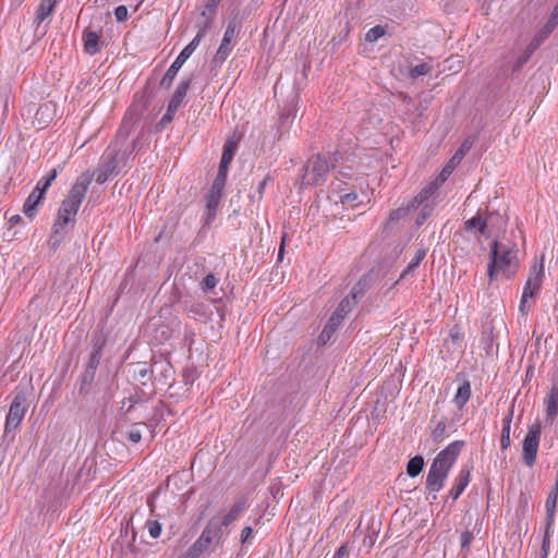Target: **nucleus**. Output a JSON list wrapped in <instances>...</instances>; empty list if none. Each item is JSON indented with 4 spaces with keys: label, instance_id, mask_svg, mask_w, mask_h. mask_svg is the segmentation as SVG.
<instances>
[{
    "label": "nucleus",
    "instance_id": "obj_1",
    "mask_svg": "<svg viewBox=\"0 0 558 558\" xmlns=\"http://www.w3.org/2000/svg\"><path fill=\"white\" fill-rule=\"evenodd\" d=\"M470 149V146L466 143H463L461 147L454 153V155L449 159V161L445 165L442 170L440 171L438 178L435 182L430 183L428 186L423 189L417 196L411 202L407 209L399 208L395 213L391 214V219L399 218L405 215L411 208L422 207L421 218L417 219V223L421 225L432 213L435 206V197L434 194L438 190V186L442 184L448 177L453 172L457 166L461 162L464 155Z\"/></svg>",
    "mask_w": 558,
    "mask_h": 558
},
{
    "label": "nucleus",
    "instance_id": "obj_2",
    "mask_svg": "<svg viewBox=\"0 0 558 558\" xmlns=\"http://www.w3.org/2000/svg\"><path fill=\"white\" fill-rule=\"evenodd\" d=\"M519 269L518 250L493 241L489 245L487 275L490 281L498 278L511 279Z\"/></svg>",
    "mask_w": 558,
    "mask_h": 558
},
{
    "label": "nucleus",
    "instance_id": "obj_3",
    "mask_svg": "<svg viewBox=\"0 0 558 558\" xmlns=\"http://www.w3.org/2000/svg\"><path fill=\"white\" fill-rule=\"evenodd\" d=\"M462 446V441H453L435 457L426 476L425 487L428 492L438 493L444 487V483L456 463Z\"/></svg>",
    "mask_w": 558,
    "mask_h": 558
},
{
    "label": "nucleus",
    "instance_id": "obj_4",
    "mask_svg": "<svg viewBox=\"0 0 558 558\" xmlns=\"http://www.w3.org/2000/svg\"><path fill=\"white\" fill-rule=\"evenodd\" d=\"M245 509V502L238 501L227 513L214 515L190 550L197 554L206 550L213 542L221 538L223 534L222 527H227L238 520Z\"/></svg>",
    "mask_w": 558,
    "mask_h": 558
},
{
    "label": "nucleus",
    "instance_id": "obj_5",
    "mask_svg": "<svg viewBox=\"0 0 558 558\" xmlns=\"http://www.w3.org/2000/svg\"><path fill=\"white\" fill-rule=\"evenodd\" d=\"M88 185L89 180L86 177L76 179L58 210L57 219L53 225V232L56 234L65 232L69 225L74 223L78 208L88 190Z\"/></svg>",
    "mask_w": 558,
    "mask_h": 558
},
{
    "label": "nucleus",
    "instance_id": "obj_6",
    "mask_svg": "<svg viewBox=\"0 0 558 558\" xmlns=\"http://www.w3.org/2000/svg\"><path fill=\"white\" fill-rule=\"evenodd\" d=\"M126 153L122 150L118 143L111 144L104 151L97 169L96 182L105 183L110 177L118 174L126 167Z\"/></svg>",
    "mask_w": 558,
    "mask_h": 558
},
{
    "label": "nucleus",
    "instance_id": "obj_7",
    "mask_svg": "<svg viewBox=\"0 0 558 558\" xmlns=\"http://www.w3.org/2000/svg\"><path fill=\"white\" fill-rule=\"evenodd\" d=\"M203 35L198 33L193 40L183 48V50L179 53L177 59L173 61V63L170 65V68L167 70L166 74L163 75L161 80L162 85L170 86L174 77L177 76L179 70L183 66V64L186 62V60L191 57V54L195 51V49L201 44Z\"/></svg>",
    "mask_w": 558,
    "mask_h": 558
},
{
    "label": "nucleus",
    "instance_id": "obj_8",
    "mask_svg": "<svg viewBox=\"0 0 558 558\" xmlns=\"http://www.w3.org/2000/svg\"><path fill=\"white\" fill-rule=\"evenodd\" d=\"M541 439V425L538 423L529 426L527 433L523 439V460L527 466H532L536 461L537 450Z\"/></svg>",
    "mask_w": 558,
    "mask_h": 558
},
{
    "label": "nucleus",
    "instance_id": "obj_9",
    "mask_svg": "<svg viewBox=\"0 0 558 558\" xmlns=\"http://www.w3.org/2000/svg\"><path fill=\"white\" fill-rule=\"evenodd\" d=\"M329 172V163L323 156L311 159L306 166L304 181L306 184L318 185L326 180Z\"/></svg>",
    "mask_w": 558,
    "mask_h": 558
},
{
    "label": "nucleus",
    "instance_id": "obj_10",
    "mask_svg": "<svg viewBox=\"0 0 558 558\" xmlns=\"http://www.w3.org/2000/svg\"><path fill=\"white\" fill-rule=\"evenodd\" d=\"M26 398L22 393H17L9 409V413L5 418L4 433L9 434L13 432L22 422L26 413Z\"/></svg>",
    "mask_w": 558,
    "mask_h": 558
},
{
    "label": "nucleus",
    "instance_id": "obj_11",
    "mask_svg": "<svg viewBox=\"0 0 558 558\" xmlns=\"http://www.w3.org/2000/svg\"><path fill=\"white\" fill-rule=\"evenodd\" d=\"M238 34V26L235 22H230L225 31L222 41L214 57L216 64H222L229 57L232 50V43Z\"/></svg>",
    "mask_w": 558,
    "mask_h": 558
},
{
    "label": "nucleus",
    "instance_id": "obj_12",
    "mask_svg": "<svg viewBox=\"0 0 558 558\" xmlns=\"http://www.w3.org/2000/svg\"><path fill=\"white\" fill-rule=\"evenodd\" d=\"M225 184L226 179H223L222 175H217L208 194L206 195V209L208 220L215 216V211L219 205Z\"/></svg>",
    "mask_w": 558,
    "mask_h": 558
},
{
    "label": "nucleus",
    "instance_id": "obj_13",
    "mask_svg": "<svg viewBox=\"0 0 558 558\" xmlns=\"http://www.w3.org/2000/svg\"><path fill=\"white\" fill-rule=\"evenodd\" d=\"M361 281L352 289L351 293L347 295L338 305L332 315L338 314L339 320H343L345 316L352 311L356 304L357 294L362 293Z\"/></svg>",
    "mask_w": 558,
    "mask_h": 558
},
{
    "label": "nucleus",
    "instance_id": "obj_14",
    "mask_svg": "<svg viewBox=\"0 0 558 558\" xmlns=\"http://www.w3.org/2000/svg\"><path fill=\"white\" fill-rule=\"evenodd\" d=\"M544 404L546 408L545 421L551 424L558 415V385H555L547 393Z\"/></svg>",
    "mask_w": 558,
    "mask_h": 558
},
{
    "label": "nucleus",
    "instance_id": "obj_15",
    "mask_svg": "<svg viewBox=\"0 0 558 558\" xmlns=\"http://www.w3.org/2000/svg\"><path fill=\"white\" fill-rule=\"evenodd\" d=\"M470 475L471 472L468 468H462L461 471L459 472L458 476L454 480V484L449 492V496L453 500H457L468 486L470 482Z\"/></svg>",
    "mask_w": 558,
    "mask_h": 558
},
{
    "label": "nucleus",
    "instance_id": "obj_16",
    "mask_svg": "<svg viewBox=\"0 0 558 558\" xmlns=\"http://www.w3.org/2000/svg\"><path fill=\"white\" fill-rule=\"evenodd\" d=\"M189 87H190L189 81L181 82L177 86L174 94L172 95V97L168 104V111H175V112L178 111V109L181 107V105L186 96Z\"/></svg>",
    "mask_w": 558,
    "mask_h": 558
},
{
    "label": "nucleus",
    "instance_id": "obj_17",
    "mask_svg": "<svg viewBox=\"0 0 558 558\" xmlns=\"http://www.w3.org/2000/svg\"><path fill=\"white\" fill-rule=\"evenodd\" d=\"M558 500V488H554L547 496L545 508H546V524L548 529H551L555 522L556 508Z\"/></svg>",
    "mask_w": 558,
    "mask_h": 558
},
{
    "label": "nucleus",
    "instance_id": "obj_18",
    "mask_svg": "<svg viewBox=\"0 0 558 558\" xmlns=\"http://www.w3.org/2000/svg\"><path fill=\"white\" fill-rule=\"evenodd\" d=\"M53 106L49 102L41 105L35 114V123L37 128H45L49 121L52 120L53 117Z\"/></svg>",
    "mask_w": 558,
    "mask_h": 558
},
{
    "label": "nucleus",
    "instance_id": "obj_19",
    "mask_svg": "<svg viewBox=\"0 0 558 558\" xmlns=\"http://www.w3.org/2000/svg\"><path fill=\"white\" fill-rule=\"evenodd\" d=\"M341 323L342 322L339 320V318H338V314L331 315L330 318L328 319L326 326L324 327L323 331L318 336V342L322 344H326L330 340L331 336L333 335V332L337 330V328L340 326Z\"/></svg>",
    "mask_w": 558,
    "mask_h": 558
},
{
    "label": "nucleus",
    "instance_id": "obj_20",
    "mask_svg": "<svg viewBox=\"0 0 558 558\" xmlns=\"http://www.w3.org/2000/svg\"><path fill=\"white\" fill-rule=\"evenodd\" d=\"M57 0H41L35 16V24L37 27L51 15L53 12Z\"/></svg>",
    "mask_w": 558,
    "mask_h": 558
},
{
    "label": "nucleus",
    "instance_id": "obj_21",
    "mask_svg": "<svg viewBox=\"0 0 558 558\" xmlns=\"http://www.w3.org/2000/svg\"><path fill=\"white\" fill-rule=\"evenodd\" d=\"M44 198V195L38 193L37 191H33L29 196L26 198L24 203V213L27 217L33 218L37 206L40 204L41 199Z\"/></svg>",
    "mask_w": 558,
    "mask_h": 558
},
{
    "label": "nucleus",
    "instance_id": "obj_22",
    "mask_svg": "<svg viewBox=\"0 0 558 558\" xmlns=\"http://www.w3.org/2000/svg\"><path fill=\"white\" fill-rule=\"evenodd\" d=\"M543 279H544V263H543V258H542L539 263L535 262L531 266L530 274H529L526 281L530 282V284L532 283V286L541 287L543 283Z\"/></svg>",
    "mask_w": 558,
    "mask_h": 558
},
{
    "label": "nucleus",
    "instance_id": "obj_23",
    "mask_svg": "<svg viewBox=\"0 0 558 558\" xmlns=\"http://www.w3.org/2000/svg\"><path fill=\"white\" fill-rule=\"evenodd\" d=\"M471 397V385L469 381L462 383L453 398V402L458 409H462Z\"/></svg>",
    "mask_w": 558,
    "mask_h": 558
},
{
    "label": "nucleus",
    "instance_id": "obj_24",
    "mask_svg": "<svg viewBox=\"0 0 558 558\" xmlns=\"http://www.w3.org/2000/svg\"><path fill=\"white\" fill-rule=\"evenodd\" d=\"M234 149L230 143L226 144L223 147V153L221 156L219 171L217 175H222L223 179H227L228 166L233 158Z\"/></svg>",
    "mask_w": 558,
    "mask_h": 558
},
{
    "label": "nucleus",
    "instance_id": "obj_25",
    "mask_svg": "<svg viewBox=\"0 0 558 558\" xmlns=\"http://www.w3.org/2000/svg\"><path fill=\"white\" fill-rule=\"evenodd\" d=\"M84 48L89 54H95L100 50L99 37L95 32L84 33Z\"/></svg>",
    "mask_w": 558,
    "mask_h": 558
},
{
    "label": "nucleus",
    "instance_id": "obj_26",
    "mask_svg": "<svg viewBox=\"0 0 558 558\" xmlns=\"http://www.w3.org/2000/svg\"><path fill=\"white\" fill-rule=\"evenodd\" d=\"M512 414H513V412L510 411V413L504 420V426H502L501 439H500V446H501V449H504V450H506L510 447V428H511Z\"/></svg>",
    "mask_w": 558,
    "mask_h": 558
},
{
    "label": "nucleus",
    "instance_id": "obj_27",
    "mask_svg": "<svg viewBox=\"0 0 558 558\" xmlns=\"http://www.w3.org/2000/svg\"><path fill=\"white\" fill-rule=\"evenodd\" d=\"M425 254H426V252L424 248H418L415 252L412 259L410 260L407 268L402 271L400 278H404V277L411 275L413 272V270L418 266V264L423 260V258L425 257Z\"/></svg>",
    "mask_w": 558,
    "mask_h": 558
},
{
    "label": "nucleus",
    "instance_id": "obj_28",
    "mask_svg": "<svg viewBox=\"0 0 558 558\" xmlns=\"http://www.w3.org/2000/svg\"><path fill=\"white\" fill-rule=\"evenodd\" d=\"M424 466V459L421 456H415L409 460L407 465V473L411 477L417 476Z\"/></svg>",
    "mask_w": 558,
    "mask_h": 558
},
{
    "label": "nucleus",
    "instance_id": "obj_29",
    "mask_svg": "<svg viewBox=\"0 0 558 558\" xmlns=\"http://www.w3.org/2000/svg\"><path fill=\"white\" fill-rule=\"evenodd\" d=\"M486 221L483 220L480 216L473 217L465 221V230L470 231L472 229H477L480 233L484 234L486 231Z\"/></svg>",
    "mask_w": 558,
    "mask_h": 558
},
{
    "label": "nucleus",
    "instance_id": "obj_30",
    "mask_svg": "<svg viewBox=\"0 0 558 558\" xmlns=\"http://www.w3.org/2000/svg\"><path fill=\"white\" fill-rule=\"evenodd\" d=\"M357 198L359 196L355 192H348L339 195V201L341 202V204L349 208H354L362 203V201L356 203Z\"/></svg>",
    "mask_w": 558,
    "mask_h": 558
},
{
    "label": "nucleus",
    "instance_id": "obj_31",
    "mask_svg": "<svg viewBox=\"0 0 558 558\" xmlns=\"http://www.w3.org/2000/svg\"><path fill=\"white\" fill-rule=\"evenodd\" d=\"M145 527L147 529L151 538H158L162 531L161 523L158 520L153 519L146 521Z\"/></svg>",
    "mask_w": 558,
    "mask_h": 558
},
{
    "label": "nucleus",
    "instance_id": "obj_32",
    "mask_svg": "<svg viewBox=\"0 0 558 558\" xmlns=\"http://www.w3.org/2000/svg\"><path fill=\"white\" fill-rule=\"evenodd\" d=\"M144 424H135L126 432V439L133 444H137L142 439V427Z\"/></svg>",
    "mask_w": 558,
    "mask_h": 558
},
{
    "label": "nucleus",
    "instance_id": "obj_33",
    "mask_svg": "<svg viewBox=\"0 0 558 558\" xmlns=\"http://www.w3.org/2000/svg\"><path fill=\"white\" fill-rule=\"evenodd\" d=\"M385 28L380 25L372 27L365 35V39L369 43H375L377 39L385 35Z\"/></svg>",
    "mask_w": 558,
    "mask_h": 558
},
{
    "label": "nucleus",
    "instance_id": "obj_34",
    "mask_svg": "<svg viewBox=\"0 0 558 558\" xmlns=\"http://www.w3.org/2000/svg\"><path fill=\"white\" fill-rule=\"evenodd\" d=\"M432 68L427 63H421L417 65H414L411 71L410 75L411 77L415 78L422 75H426L430 72Z\"/></svg>",
    "mask_w": 558,
    "mask_h": 558
},
{
    "label": "nucleus",
    "instance_id": "obj_35",
    "mask_svg": "<svg viewBox=\"0 0 558 558\" xmlns=\"http://www.w3.org/2000/svg\"><path fill=\"white\" fill-rule=\"evenodd\" d=\"M472 541H473V534L470 531H464L461 533L460 545H461L462 550H465V555L463 556V558H466Z\"/></svg>",
    "mask_w": 558,
    "mask_h": 558
},
{
    "label": "nucleus",
    "instance_id": "obj_36",
    "mask_svg": "<svg viewBox=\"0 0 558 558\" xmlns=\"http://www.w3.org/2000/svg\"><path fill=\"white\" fill-rule=\"evenodd\" d=\"M551 530H553V527L548 529V525L546 524L545 534L543 537L542 548H541V554H542L543 558H546L548 555V551H549V537H550Z\"/></svg>",
    "mask_w": 558,
    "mask_h": 558
},
{
    "label": "nucleus",
    "instance_id": "obj_37",
    "mask_svg": "<svg viewBox=\"0 0 558 558\" xmlns=\"http://www.w3.org/2000/svg\"><path fill=\"white\" fill-rule=\"evenodd\" d=\"M217 284V279L214 275L209 274L207 275L203 281H202V289L204 291H208V290H211L216 287Z\"/></svg>",
    "mask_w": 558,
    "mask_h": 558
},
{
    "label": "nucleus",
    "instance_id": "obj_38",
    "mask_svg": "<svg viewBox=\"0 0 558 558\" xmlns=\"http://www.w3.org/2000/svg\"><path fill=\"white\" fill-rule=\"evenodd\" d=\"M541 287L538 286H532V283L530 284V282H525L524 284V288H523V299H531L534 296V294L536 293V291H538Z\"/></svg>",
    "mask_w": 558,
    "mask_h": 558
},
{
    "label": "nucleus",
    "instance_id": "obj_39",
    "mask_svg": "<svg viewBox=\"0 0 558 558\" xmlns=\"http://www.w3.org/2000/svg\"><path fill=\"white\" fill-rule=\"evenodd\" d=\"M114 16L117 21L122 22L125 21L128 17V9L125 5H119L114 10Z\"/></svg>",
    "mask_w": 558,
    "mask_h": 558
},
{
    "label": "nucleus",
    "instance_id": "obj_40",
    "mask_svg": "<svg viewBox=\"0 0 558 558\" xmlns=\"http://www.w3.org/2000/svg\"><path fill=\"white\" fill-rule=\"evenodd\" d=\"M253 535V530L251 526H245L241 532L240 541L242 544H245L248 542L250 537Z\"/></svg>",
    "mask_w": 558,
    "mask_h": 558
},
{
    "label": "nucleus",
    "instance_id": "obj_41",
    "mask_svg": "<svg viewBox=\"0 0 558 558\" xmlns=\"http://www.w3.org/2000/svg\"><path fill=\"white\" fill-rule=\"evenodd\" d=\"M50 187V185H46V180L45 178H41L36 186H35V191H37L38 193H40L41 195H45L46 191Z\"/></svg>",
    "mask_w": 558,
    "mask_h": 558
},
{
    "label": "nucleus",
    "instance_id": "obj_42",
    "mask_svg": "<svg viewBox=\"0 0 558 558\" xmlns=\"http://www.w3.org/2000/svg\"><path fill=\"white\" fill-rule=\"evenodd\" d=\"M175 114V111H166V113L162 116L160 123L161 124H168L173 120V117Z\"/></svg>",
    "mask_w": 558,
    "mask_h": 558
},
{
    "label": "nucleus",
    "instance_id": "obj_43",
    "mask_svg": "<svg viewBox=\"0 0 558 558\" xmlns=\"http://www.w3.org/2000/svg\"><path fill=\"white\" fill-rule=\"evenodd\" d=\"M58 175V170L57 169H52L49 174L45 178L46 180V185H51L52 182L56 180Z\"/></svg>",
    "mask_w": 558,
    "mask_h": 558
},
{
    "label": "nucleus",
    "instance_id": "obj_44",
    "mask_svg": "<svg viewBox=\"0 0 558 558\" xmlns=\"http://www.w3.org/2000/svg\"><path fill=\"white\" fill-rule=\"evenodd\" d=\"M529 299H523V295L521 296V301H520V306H519V310L522 314L525 313V307H526V303H527Z\"/></svg>",
    "mask_w": 558,
    "mask_h": 558
},
{
    "label": "nucleus",
    "instance_id": "obj_45",
    "mask_svg": "<svg viewBox=\"0 0 558 558\" xmlns=\"http://www.w3.org/2000/svg\"><path fill=\"white\" fill-rule=\"evenodd\" d=\"M283 252H284V238H282V241H281V245L279 247V252H278V259L281 260L282 257H283Z\"/></svg>",
    "mask_w": 558,
    "mask_h": 558
},
{
    "label": "nucleus",
    "instance_id": "obj_46",
    "mask_svg": "<svg viewBox=\"0 0 558 558\" xmlns=\"http://www.w3.org/2000/svg\"><path fill=\"white\" fill-rule=\"evenodd\" d=\"M220 2V0H208V8H215Z\"/></svg>",
    "mask_w": 558,
    "mask_h": 558
},
{
    "label": "nucleus",
    "instance_id": "obj_47",
    "mask_svg": "<svg viewBox=\"0 0 558 558\" xmlns=\"http://www.w3.org/2000/svg\"><path fill=\"white\" fill-rule=\"evenodd\" d=\"M343 550H344V547H340L339 550H338V554L339 555L343 554Z\"/></svg>",
    "mask_w": 558,
    "mask_h": 558
}]
</instances>
